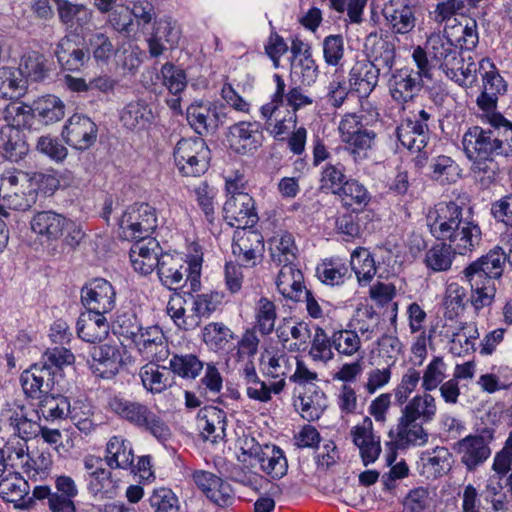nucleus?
I'll list each match as a JSON object with an SVG mask.
<instances>
[{"mask_svg": "<svg viewBox=\"0 0 512 512\" xmlns=\"http://www.w3.org/2000/svg\"><path fill=\"white\" fill-rule=\"evenodd\" d=\"M508 259V254L497 246L470 263L461 274L470 285L471 295L468 297L466 289L458 283L449 284L445 299L447 309L458 315L468 303L476 312L490 306L496 293L495 281L502 276Z\"/></svg>", "mask_w": 512, "mask_h": 512, "instance_id": "f257e3e1", "label": "nucleus"}, {"mask_svg": "<svg viewBox=\"0 0 512 512\" xmlns=\"http://www.w3.org/2000/svg\"><path fill=\"white\" fill-rule=\"evenodd\" d=\"M466 194L455 200L439 202L427 215L431 234L438 240L449 241L459 255L474 251L481 243L482 232L472 218Z\"/></svg>", "mask_w": 512, "mask_h": 512, "instance_id": "f03ea898", "label": "nucleus"}, {"mask_svg": "<svg viewBox=\"0 0 512 512\" xmlns=\"http://www.w3.org/2000/svg\"><path fill=\"white\" fill-rule=\"evenodd\" d=\"M437 405L434 396L423 392L405 403L395 429V440L401 445L422 446L428 441L423 425L433 421Z\"/></svg>", "mask_w": 512, "mask_h": 512, "instance_id": "7ed1b4c3", "label": "nucleus"}, {"mask_svg": "<svg viewBox=\"0 0 512 512\" xmlns=\"http://www.w3.org/2000/svg\"><path fill=\"white\" fill-rule=\"evenodd\" d=\"M108 408L122 421L149 433L160 442L171 438V429L164 419L143 402L113 396L108 401Z\"/></svg>", "mask_w": 512, "mask_h": 512, "instance_id": "20e7f679", "label": "nucleus"}, {"mask_svg": "<svg viewBox=\"0 0 512 512\" xmlns=\"http://www.w3.org/2000/svg\"><path fill=\"white\" fill-rule=\"evenodd\" d=\"M512 431L508 434L505 446L495 454L492 471L487 481L486 490L491 497L494 511L506 512L512 495Z\"/></svg>", "mask_w": 512, "mask_h": 512, "instance_id": "39448f33", "label": "nucleus"}, {"mask_svg": "<svg viewBox=\"0 0 512 512\" xmlns=\"http://www.w3.org/2000/svg\"><path fill=\"white\" fill-rule=\"evenodd\" d=\"M63 117L64 104L54 95L38 98L31 106L24 103H11L6 108V119L11 118L14 125L23 128H31L35 118L48 125Z\"/></svg>", "mask_w": 512, "mask_h": 512, "instance_id": "423d86ee", "label": "nucleus"}, {"mask_svg": "<svg viewBox=\"0 0 512 512\" xmlns=\"http://www.w3.org/2000/svg\"><path fill=\"white\" fill-rule=\"evenodd\" d=\"M201 262L193 259L184 262L181 258L173 257L170 254L161 255L160 265L157 274L161 283L170 290H177L184 287L188 282L190 292H196L200 288Z\"/></svg>", "mask_w": 512, "mask_h": 512, "instance_id": "0eeeda50", "label": "nucleus"}, {"mask_svg": "<svg viewBox=\"0 0 512 512\" xmlns=\"http://www.w3.org/2000/svg\"><path fill=\"white\" fill-rule=\"evenodd\" d=\"M174 162L183 176H200L209 166L210 150L203 138H182L173 151Z\"/></svg>", "mask_w": 512, "mask_h": 512, "instance_id": "6e6552de", "label": "nucleus"}, {"mask_svg": "<svg viewBox=\"0 0 512 512\" xmlns=\"http://www.w3.org/2000/svg\"><path fill=\"white\" fill-rule=\"evenodd\" d=\"M118 225L123 239L150 238L157 227L156 210L147 203H135L122 213Z\"/></svg>", "mask_w": 512, "mask_h": 512, "instance_id": "1a4fd4ad", "label": "nucleus"}, {"mask_svg": "<svg viewBox=\"0 0 512 512\" xmlns=\"http://www.w3.org/2000/svg\"><path fill=\"white\" fill-rule=\"evenodd\" d=\"M468 159H488L493 154L507 156L503 142L494 136L493 131L479 126L470 127L462 139Z\"/></svg>", "mask_w": 512, "mask_h": 512, "instance_id": "9d476101", "label": "nucleus"}, {"mask_svg": "<svg viewBox=\"0 0 512 512\" xmlns=\"http://www.w3.org/2000/svg\"><path fill=\"white\" fill-rule=\"evenodd\" d=\"M426 49L435 67L441 69L447 77L455 76L454 71L460 67L463 57L448 36L440 33L430 35L426 41Z\"/></svg>", "mask_w": 512, "mask_h": 512, "instance_id": "9b49d317", "label": "nucleus"}, {"mask_svg": "<svg viewBox=\"0 0 512 512\" xmlns=\"http://www.w3.org/2000/svg\"><path fill=\"white\" fill-rule=\"evenodd\" d=\"M339 130L343 141L352 147L354 158L366 156L376 140V132L364 126L361 118L355 114L346 115L340 122Z\"/></svg>", "mask_w": 512, "mask_h": 512, "instance_id": "f8f14e48", "label": "nucleus"}, {"mask_svg": "<svg viewBox=\"0 0 512 512\" xmlns=\"http://www.w3.org/2000/svg\"><path fill=\"white\" fill-rule=\"evenodd\" d=\"M81 302L88 311L110 313L116 304V291L104 278H95L81 289Z\"/></svg>", "mask_w": 512, "mask_h": 512, "instance_id": "ddd939ff", "label": "nucleus"}, {"mask_svg": "<svg viewBox=\"0 0 512 512\" xmlns=\"http://www.w3.org/2000/svg\"><path fill=\"white\" fill-rule=\"evenodd\" d=\"M62 136L69 146L84 151L95 144L98 127L90 117L75 113L66 121Z\"/></svg>", "mask_w": 512, "mask_h": 512, "instance_id": "4468645a", "label": "nucleus"}, {"mask_svg": "<svg viewBox=\"0 0 512 512\" xmlns=\"http://www.w3.org/2000/svg\"><path fill=\"white\" fill-rule=\"evenodd\" d=\"M194 484L213 503L220 507L233 504L235 500L231 485L221 477L205 470H196L192 474Z\"/></svg>", "mask_w": 512, "mask_h": 512, "instance_id": "2eb2a0df", "label": "nucleus"}, {"mask_svg": "<svg viewBox=\"0 0 512 512\" xmlns=\"http://www.w3.org/2000/svg\"><path fill=\"white\" fill-rule=\"evenodd\" d=\"M264 252L263 236L256 230L237 229L234 233L232 253L246 267H254Z\"/></svg>", "mask_w": 512, "mask_h": 512, "instance_id": "dca6fc26", "label": "nucleus"}, {"mask_svg": "<svg viewBox=\"0 0 512 512\" xmlns=\"http://www.w3.org/2000/svg\"><path fill=\"white\" fill-rule=\"evenodd\" d=\"M224 219L237 229L251 228L258 222L254 199L249 194L227 198L223 206Z\"/></svg>", "mask_w": 512, "mask_h": 512, "instance_id": "f3484780", "label": "nucleus"}, {"mask_svg": "<svg viewBox=\"0 0 512 512\" xmlns=\"http://www.w3.org/2000/svg\"><path fill=\"white\" fill-rule=\"evenodd\" d=\"M263 141L261 125L258 122H239L229 128L227 142L237 154L246 155L256 151Z\"/></svg>", "mask_w": 512, "mask_h": 512, "instance_id": "a211bd4d", "label": "nucleus"}, {"mask_svg": "<svg viewBox=\"0 0 512 512\" xmlns=\"http://www.w3.org/2000/svg\"><path fill=\"white\" fill-rule=\"evenodd\" d=\"M423 86L424 81L409 67L394 70L388 79V88L392 99L402 105L412 101Z\"/></svg>", "mask_w": 512, "mask_h": 512, "instance_id": "6ab92c4d", "label": "nucleus"}, {"mask_svg": "<svg viewBox=\"0 0 512 512\" xmlns=\"http://www.w3.org/2000/svg\"><path fill=\"white\" fill-rule=\"evenodd\" d=\"M492 435H468L459 440L454 449L460 455L461 462L468 471H474L491 455L489 442Z\"/></svg>", "mask_w": 512, "mask_h": 512, "instance_id": "aec40b11", "label": "nucleus"}, {"mask_svg": "<svg viewBox=\"0 0 512 512\" xmlns=\"http://www.w3.org/2000/svg\"><path fill=\"white\" fill-rule=\"evenodd\" d=\"M162 248L155 238L136 239L130 248V261L135 271L142 275L152 273L161 261Z\"/></svg>", "mask_w": 512, "mask_h": 512, "instance_id": "412c9836", "label": "nucleus"}, {"mask_svg": "<svg viewBox=\"0 0 512 512\" xmlns=\"http://www.w3.org/2000/svg\"><path fill=\"white\" fill-rule=\"evenodd\" d=\"M58 381L53 372H49L39 362L32 364L20 376L23 392L31 399H39L48 394Z\"/></svg>", "mask_w": 512, "mask_h": 512, "instance_id": "4be33fe9", "label": "nucleus"}, {"mask_svg": "<svg viewBox=\"0 0 512 512\" xmlns=\"http://www.w3.org/2000/svg\"><path fill=\"white\" fill-rule=\"evenodd\" d=\"M133 344L142 357L147 360L160 362L168 356L165 335L157 325L143 327Z\"/></svg>", "mask_w": 512, "mask_h": 512, "instance_id": "5701e85b", "label": "nucleus"}, {"mask_svg": "<svg viewBox=\"0 0 512 512\" xmlns=\"http://www.w3.org/2000/svg\"><path fill=\"white\" fill-rule=\"evenodd\" d=\"M69 226L72 221L52 210L37 212L30 221L31 230L43 241L57 240Z\"/></svg>", "mask_w": 512, "mask_h": 512, "instance_id": "b1692460", "label": "nucleus"}, {"mask_svg": "<svg viewBox=\"0 0 512 512\" xmlns=\"http://www.w3.org/2000/svg\"><path fill=\"white\" fill-rule=\"evenodd\" d=\"M61 68L78 72L90 61V53L82 47L74 36H64L59 40L54 51Z\"/></svg>", "mask_w": 512, "mask_h": 512, "instance_id": "393cba45", "label": "nucleus"}, {"mask_svg": "<svg viewBox=\"0 0 512 512\" xmlns=\"http://www.w3.org/2000/svg\"><path fill=\"white\" fill-rule=\"evenodd\" d=\"M3 417L8 423L12 434L19 437L25 443L28 439L37 437L41 432V425L37 420L28 416L24 405L16 403L7 404L6 409L3 411Z\"/></svg>", "mask_w": 512, "mask_h": 512, "instance_id": "a878e982", "label": "nucleus"}, {"mask_svg": "<svg viewBox=\"0 0 512 512\" xmlns=\"http://www.w3.org/2000/svg\"><path fill=\"white\" fill-rule=\"evenodd\" d=\"M187 121L200 136L213 133L219 125L217 106L211 102L195 101L186 110Z\"/></svg>", "mask_w": 512, "mask_h": 512, "instance_id": "bb28decb", "label": "nucleus"}, {"mask_svg": "<svg viewBox=\"0 0 512 512\" xmlns=\"http://www.w3.org/2000/svg\"><path fill=\"white\" fill-rule=\"evenodd\" d=\"M198 428L206 441L217 443L226 437L227 415L216 406H206L197 415Z\"/></svg>", "mask_w": 512, "mask_h": 512, "instance_id": "cd10ccee", "label": "nucleus"}, {"mask_svg": "<svg viewBox=\"0 0 512 512\" xmlns=\"http://www.w3.org/2000/svg\"><path fill=\"white\" fill-rule=\"evenodd\" d=\"M353 443L359 448L364 465L373 463L380 455V438L373 434V423L366 416L362 423L351 429Z\"/></svg>", "mask_w": 512, "mask_h": 512, "instance_id": "c85d7f7f", "label": "nucleus"}, {"mask_svg": "<svg viewBox=\"0 0 512 512\" xmlns=\"http://www.w3.org/2000/svg\"><path fill=\"white\" fill-rule=\"evenodd\" d=\"M29 491L28 482L17 469L9 471L0 479V497L6 502L14 503L17 508H27L32 503V498L26 500Z\"/></svg>", "mask_w": 512, "mask_h": 512, "instance_id": "c756f323", "label": "nucleus"}, {"mask_svg": "<svg viewBox=\"0 0 512 512\" xmlns=\"http://www.w3.org/2000/svg\"><path fill=\"white\" fill-rule=\"evenodd\" d=\"M369 51L371 60L367 63L372 64L381 73L387 74L391 71L395 63V45L387 37H379L376 34H370L365 43Z\"/></svg>", "mask_w": 512, "mask_h": 512, "instance_id": "7c9ffc66", "label": "nucleus"}, {"mask_svg": "<svg viewBox=\"0 0 512 512\" xmlns=\"http://www.w3.org/2000/svg\"><path fill=\"white\" fill-rule=\"evenodd\" d=\"M380 72L367 61L356 62L349 72V87L359 97H368L378 84Z\"/></svg>", "mask_w": 512, "mask_h": 512, "instance_id": "2f4dec72", "label": "nucleus"}, {"mask_svg": "<svg viewBox=\"0 0 512 512\" xmlns=\"http://www.w3.org/2000/svg\"><path fill=\"white\" fill-rule=\"evenodd\" d=\"M107 313L88 311L82 313L77 321V334L83 341L89 343L101 342L109 333Z\"/></svg>", "mask_w": 512, "mask_h": 512, "instance_id": "473e14b6", "label": "nucleus"}, {"mask_svg": "<svg viewBox=\"0 0 512 512\" xmlns=\"http://www.w3.org/2000/svg\"><path fill=\"white\" fill-rule=\"evenodd\" d=\"M278 273L276 286L278 291L287 299L301 301L304 286V276L296 263L282 264Z\"/></svg>", "mask_w": 512, "mask_h": 512, "instance_id": "72a5a7b5", "label": "nucleus"}, {"mask_svg": "<svg viewBox=\"0 0 512 512\" xmlns=\"http://www.w3.org/2000/svg\"><path fill=\"white\" fill-rule=\"evenodd\" d=\"M11 124L0 128V153L9 161L17 162L28 151V147L23 140L19 126L14 125L13 120L9 118Z\"/></svg>", "mask_w": 512, "mask_h": 512, "instance_id": "f704fd0d", "label": "nucleus"}, {"mask_svg": "<svg viewBox=\"0 0 512 512\" xmlns=\"http://www.w3.org/2000/svg\"><path fill=\"white\" fill-rule=\"evenodd\" d=\"M105 462L110 469H128L134 461L131 443L122 436L109 439L105 450Z\"/></svg>", "mask_w": 512, "mask_h": 512, "instance_id": "c9c22d12", "label": "nucleus"}, {"mask_svg": "<svg viewBox=\"0 0 512 512\" xmlns=\"http://www.w3.org/2000/svg\"><path fill=\"white\" fill-rule=\"evenodd\" d=\"M255 457L261 469L272 478L280 479L287 473L288 463L281 448L275 445L259 447V451H255Z\"/></svg>", "mask_w": 512, "mask_h": 512, "instance_id": "e433bc0d", "label": "nucleus"}, {"mask_svg": "<svg viewBox=\"0 0 512 512\" xmlns=\"http://www.w3.org/2000/svg\"><path fill=\"white\" fill-rule=\"evenodd\" d=\"M429 128L424 127L411 119L404 120L397 127V138L407 149L415 152H421L429 141Z\"/></svg>", "mask_w": 512, "mask_h": 512, "instance_id": "4c0bfd02", "label": "nucleus"}, {"mask_svg": "<svg viewBox=\"0 0 512 512\" xmlns=\"http://www.w3.org/2000/svg\"><path fill=\"white\" fill-rule=\"evenodd\" d=\"M269 246L273 263L277 265L296 263L298 248L294 236L290 232L278 233L270 239Z\"/></svg>", "mask_w": 512, "mask_h": 512, "instance_id": "58836bf2", "label": "nucleus"}, {"mask_svg": "<svg viewBox=\"0 0 512 512\" xmlns=\"http://www.w3.org/2000/svg\"><path fill=\"white\" fill-rule=\"evenodd\" d=\"M37 418L41 415L47 421L62 420L71 412V402L62 394H45L39 398Z\"/></svg>", "mask_w": 512, "mask_h": 512, "instance_id": "ea45409f", "label": "nucleus"}, {"mask_svg": "<svg viewBox=\"0 0 512 512\" xmlns=\"http://www.w3.org/2000/svg\"><path fill=\"white\" fill-rule=\"evenodd\" d=\"M90 356L93 362L97 363L96 370L102 378H109L118 371L120 354L116 346L109 344L93 346Z\"/></svg>", "mask_w": 512, "mask_h": 512, "instance_id": "a19ab883", "label": "nucleus"}, {"mask_svg": "<svg viewBox=\"0 0 512 512\" xmlns=\"http://www.w3.org/2000/svg\"><path fill=\"white\" fill-rule=\"evenodd\" d=\"M88 492L95 498L113 499L119 493L120 480L110 470L97 472L92 478H86Z\"/></svg>", "mask_w": 512, "mask_h": 512, "instance_id": "79ce46f5", "label": "nucleus"}, {"mask_svg": "<svg viewBox=\"0 0 512 512\" xmlns=\"http://www.w3.org/2000/svg\"><path fill=\"white\" fill-rule=\"evenodd\" d=\"M431 178L442 184H452L461 177V169L450 156L438 155L433 157L429 164Z\"/></svg>", "mask_w": 512, "mask_h": 512, "instance_id": "37998d69", "label": "nucleus"}, {"mask_svg": "<svg viewBox=\"0 0 512 512\" xmlns=\"http://www.w3.org/2000/svg\"><path fill=\"white\" fill-rule=\"evenodd\" d=\"M455 254L452 243L440 242L434 244L425 254L424 263L434 272H443L451 268Z\"/></svg>", "mask_w": 512, "mask_h": 512, "instance_id": "c03bdc74", "label": "nucleus"}, {"mask_svg": "<svg viewBox=\"0 0 512 512\" xmlns=\"http://www.w3.org/2000/svg\"><path fill=\"white\" fill-rule=\"evenodd\" d=\"M120 119L128 129H143L152 122L153 113L144 101H132L124 107Z\"/></svg>", "mask_w": 512, "mask_h": 512, "instance_id": "a18cd8bd", "label": "nucleus"}, {"mask_svg": "<svg viewBox=\"0 0 512 512\" xmlns=\"http://www.w3.org/2000/svg\"><path fill=\"white\" fill-rule=\"evenodd\" d=\"M336 195L343 206L352 208L353 211L360 210L370 201V193L356 179H348Z\"/></svg>", "mask_w": 512, "mask_h": 512, "instance_id": "49530a36", "label": "nucleus"}, {"mask_svg": "<svg viewBox=\"0 0 512 512\" xmlns=\"http://www.w3.org/2000/svg\"><path fill=\"white\" fill-rule=\"evenodd\" d=\"M384 16L394 33L406 34L415 27L414 9L408 4H401L398 8L386 6L384 8Z\"/></svg>", "mask_w": 512, "mask_h": 512, "instance_id": "de8ad7c7", "label": "nucleus"}, {"mask_svg": "<svg viewBox=\"0 0 512 512\" xmlns=\"http://www.w3.org/2000/svg\"><path fill=\"white\" fill-rule=\"evenodd\" d=\"M87 51L97 63L107 64L115 55L116 48L110 37L101 31H93L87 35Z\"/></svg>", "mask_w": 512, "mask_h": 512, "instance_id": "09e8293b", "label": "nucleus"}, {"mask_svg": "<svg viewBox=\"0 0 512 512\" xmlns=\"http://www.w3.org/2000/svg\"><path fill=\"white\" fill-rule=\"evenodd\" d=\"M145 364L139 371V377L143 387L152 394H160L165 391L171 384L167 374L164 372L165 367H161L155 363Z\"/></svg>", "mask_w": 512, "mask_h": 512, "instance_id": "8fccbe9b", "label": "nucleus"}, {"mask_svg": "<svg viewBox=\"0 0 512 512\" xmlns=\"http://www.w3.org/2000/svg\"><path fill=\"white\" fill-rule=\"evenodd\" d=\"M74 361V354L69 349L60 346L48 348L38 362L59 379L62 377L64 367L72 365Z\"/></svg>", "mask_w": 512, "mask_h": 512, "instance_id": "3c124183", "label": "nucleus"}, {"mask_svg": "<svg viewBox=\"0 0 512 512\" xmlns=\"http://www.w3.org/2000/svg\"><path fill=\"white\" fill-rule=\"evenodd\" d=\"M26 81L15 68H0V98L16 99L24 94Z\"/></svg>", "mask_w": 512, "mask_h": 512, "instance_id": "603ef678", "label": "nucleus"}, {"mask_svg": "<svg viewBox=\"0 0 512 512\" xmlns=\"http://www.w3.org/2000/svg\"><path fill=\"white\" fill-rule=\"evenodd\" d=\"M319 280L326 285H341L349 278V267L340 259L325 260L316 268Z\"/></svg>", "mask_w": 512, "mask_h": 512, "instance_id": "864d4df0", "label": "nucleus"}, {"mask_svg": "<svg viewBox=\"0 0 512 512\" xmlns=\"http://www.w3.org/2000/svg\"><path fill=\"white\" fill-rule=\"evenodd\" d=\"M170 370L183 379H195L204 368V363L194 354H175L169 362Z\"/></svg>", "mask_w": 512, "mask_h": 512, "instance_id": "5fc2aeb1", "label": "nucleus"}, {"mask_svg": "<svg viewBox=\"0 0 512 512\" xmlns=\"http://www.w3.org/2000/svg\"><path fill=\"white\" fill-rule=\"evenodd\" d=\"M60 21L73 27L75 23L83 25L90 18V12L86 6L82 4H75L68 0H53Z\"/></svg>", "mask_w": 512, "mask_h": 512, "instance_id": "6e6d98bb", "label": "nucleus"}, {"mask_svg": "<svg viewBox=\"0 0 512 512\" xmlns=\"http://www.w3.org/2000/svg\"><path fill=\"white\" fill-rule=\"evenodd\" d=\"M350 265L361 285L369 283L376 274L374 259L364 248L352 253Z\"/></svg>", "mask_w": 512, "mask_h": 512, "instance_id": "4d7b16f0", "label": "nucleus"}, {"mask_svg": "<svg viewBox=\"0 0 512 512\" xmlns=\"http://www.w3.org/2000/svg\"><path fill=\"white\" fill-rule=\"evenodd\" d=\"M233 339L232 331L221 323H210L203 329L204 342L215 350H229Z\"/></svg>", "mask_w": 512, "mask_h": 512, "instance_id": "13d9d810", "label": "nucleus"}, {"mask_svg": "<svg viewBox=\"0 0 512 512\" xmlns=\"http://www.w3.org/2000/svg\"><path fill=\"white\" fill-rule=\"evenodd\" d=\"M301 416L307 421L318 420L327 408V398L318 389L300 396Z\"/></svg>", "mask_w": 512, "mask_h": 512, "instance_id": "bf43d9fd", "label": "nucleus"}, {"mask_svg": "<svg viewBox=\"0 0 512 512\" xmlns=\"http://www.w3.org/2000/svg\"><path fill=\"white\" fill-rule=\"evenodd\" d=\"M310 344L308 354L314 361L328 362L333 359L334 353L332 351L333 344L331 337H328L322 327H315L314 334H312L310 339Z\"/></svg>", "mask_w": 512, "mask_h": 512, "instance_id": "052dcab7", "label": "nucleus"}, {"mask_svg": "<svg viewBox=\"0 0 512 512\" xmlns=\"http://www.w3.org/2000/svg\"><path fill=\"white\" fill-rule=\"evenodd\" d=\"M347 180L343 164L327 163L321 171L320 188L336 195Z\"/></svg>", "mask_w": 512, "mask_h": 512, "instance_id": "680f3d73", "label": "nucleus"}, {"mask_svg": "<svg viewBox=\"0 0 512 512\" xmlns=\"http://www.w3.org/2000/svg\"><path fill=\"white\" fill-rule=\"evenodd\" d=\"M107 23L114 31L128 38L137 32V25L131 18L130 8L127 6L114 8L108 15Z\"/></svg>", "mask_w": 512, "mask_h": 512, "instance_id": "e2e57ef3", "label": "nucleus"}, {"mask_svg": "<svg viewBox=\"0 0 512 512\" xmlns=\"http://www.w3.org/2000/svg\"><path fill=\"white\" fill-rule=\"evenodd\" d=\"M46 58L38 52H30L22 57L20 68L17 69L33 81L43 80L49 71L46 65Z\"/></svg>", "mask_w": 512, "mask_h": 512, "instance_id": "0e129e2a", "label": "nucleus"}, {"mask_svg": "<svg viewBox=\"0 0 512 512\" xmlns=\"http://www.w3.org/2000/svg\"><path fill=\"white\" fill-rule=\"evenodd\" d=\"M380 323V316L373 307H365L357 311L355 318L351 322L353 331L359 332L366 340L372 339Z\"/></svg>", "mask_w": 512, "mask_h": 512, "instance_id": "69168bd1", "label": "nucleus"}, {"mask_svg": "<svg viewBox=\"0 0 512 512\" xmlns=\"http://www.w3.org/2000/svg\"><path fill=\"white\" fill-rule=\"evenodd\" d=\"M422 382L421 371L414 367H409L402 375L399 384L394 388L393 394L397 405H404L410 395L417 389Z\"/></svg>", "mask_w": 512, "mask_h": 512, "instance_id": "338daca9", "label": "nucleus"}, {"mask_svg": "<svg viewBox=\"0 0 512 512\" xmlns=\"http://www.w3.org/2000/svg\"><path fill=\"white\" fill-rule=\"evenodd\" d=\"M452 454L446 447H436L423 453L421 460L424 466L430 468L435 477L442 476L451 468Z\"/></svg>", "mask_w": 512, "mask_h": 512, "instance_id": "774afa93", "label": "nucleus"}]
</instances>
